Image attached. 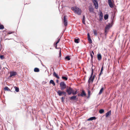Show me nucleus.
Wrapping results in <instances>:
<instances>
[{"label":"nucleus","instance_id":"35","mask_svg":"<svg viewBox=\"0 0 130 130\" xmlns=\"http://www.w3.org/2000/svg\"><path fill=\"white\" fill-rule=\"evenodd\" d=\"M0 58L2 59H4V57L3 55H1L0 56Z\"/></svg>","mask_w":130,"mask_h":130},{"label":"nucleus","instance_id":"22","mask_svg":"<svg viewBox=\"0 0 130 130\" xmlns=\"http://www.w3.org/2000/svg\"><path fill=\"white\" fill-rule=\"evenodd\" d=\"M34 71L36 72H38L39 71V69L38 68H35L34 69Z\"/></svg>","mask_w":130,"mask_h":130},{"label":"nucleus","instance_id":"1","mask_svg":"<svg viewBox=\"0 0 130 130\" xmlns=\"http://www.w3.org/2000/svg\"><path fill=\"white\" fill-rule=\"evenodd\" d=\"M74 12L79 15H80L82 13L81 9L76 6L72 7L71 8Z\"/></svg>","mask_w":130,"mask_h":130},{"label":"nucleus","instance_id":"19","mask_svg":"<svg viewBox=\"0 0 130 130\" xmlns=\"http://www.w3.org/2000/svg\"><path fill=\"white\" fill-rule=\"evenodd\" d=\"M85 15H84L83 16V18L82 19V21L83 23L84 24H85Z\"/></svg>","mask_w":130,"mask_h":130},{"label":"nucleus","instance_id":"23","mask_svg":"<svg viewBox=\"0 0 130 130\" xmlns=\"http://www.w3.org/2000/svg\"><path fill=\"white\" fill-rule=\"evenodd\" d=\"M50 83L51 84H52L53 86H55V82L52 80H50Z\"/></svg>","mask_w":130,"mask_h":130},{"label":"nucleus","instance_id":"33","mask_svg":"<svg viewBox=\"0 0 130 130\" xmlns=\"http://www.w3.org/2000/svg\"><path fill=\"white\" fill-rule=\"evenodd\" d=\"M4 28V27L3 25H0V29H3Z\"/></svg>","mask_w":130,"mask_h":130},{"label":"nucleus","instance_id":"21","mask_svg":"<svg viewBox=\"0 0 130 130\" xmlns=\"http://www.w3.org/2000/svg\"><path fill=\"white\" fill-rule=\"evenodd\" d=\"M76 98V96H73L70 97V99L71 100H75Z\"/></svg>","mask_w":130,"mask_h":130},{"label":"nucleus","instance_id":"29","mask_svg":"<svg viewBox=\"0 0 130 130\" xmlns=\"http://www.w3.org/2000/svg\"><path fill=\"white\" fill-rule=\"evenodd\" d=\"M62 78L63 79L65 80H67L68 79V78L66 76H63L62 77Z\"/></svg>","mask_w":130,"mask_h":130},{"label":"nucleus","instance_id":"20","mask_svg":"<svg viewBox=\"0 0 130 130\" xmlns=\"http://www.w3.org/2000/svg\"><path fill=\"white\" fill-rule=\"evenodd\" d=\"M89 11L90 12H93V8L90 7H89Z\"/></svg>","mask_w":130,"mask_h":130},{"label":"nucleus","instance_id":"42","mask_svg":"<svg viewBox=\"0 0 130 130\" xmlns=\"http://www.w3.org/2000/svg\"><path fill=\"white\" fill-rule=\"evenodd\" d=\"M88 93L89 95L90 93V91L89 90H88Z\"/></svg>","mask_w":130,"mask_h":130},{"label":"nucleus","instance_id":"26","mask_svg":"<svg viewBox=\"0 0 130 130\" xmlns=\"http://www.w3.org/2000/svg\"><path fill=\"white\" fill-rule=\"evenodd\" d=\"M104 112V109H100L99 111V113L101 114H102V113H103Z\"/></svg>","mask_w":130,"mask_h":130},{"label":"nucleus","instance_id":"27","mask_svg":"<svg viewBox=\"0 0 130 130\" xmlns=\"http://www.w3.org/2000/svg\"><path fill=\"white\" fill-rule=\"evenodd\" d=\"M103 66H102L101 69L100 73L99 74V75L100 76L103 73L102 71H103Z\"/></svg>","mask_w":130,"mask_h":130},{"label":"nucleus","instance_id":"2","mask_svg":"<svg viewBox=\"0 0 130 130\" xmlns=\"http://www.w3.org/2000/svg\"><path fill=\"white\" fill-rule=\"evenodd\" d=\"M93 69H92L90 77L89 79L88 82L89 84H90L91 82L92 83L94 79V75L93 76Z\"/></svg>","mask_w":130,"mask_h":130},{"label":"nucleus","instance_id":"28","mask_svg":"<svg viewBox=\"0 0 130 130\" xmlns=\"http://www.w3.org/2000/svg\"><path fill=\"white\" fill-rule=\"evenodd\" d=\"M108 14H106L104 16V18L105 20H106L108 18Z\"/></svg>","mask_w":130,"mask_h":130},{"label":"nucleus","instance_id":"38","mask_svg":"<svg viewBox=\"0 0 130 130\" xmlns=\"http://www.w3.org/2000/svg\"><path fill=\"white\" fill-rule=\"evenodd\" d=\"M54 46L55 47V48H57V44H56V43H54Z\"/></svg>","mask_w":130,"mask_h":130},{"label":"nucleus","instance_id":"11","mask_svg":"<svg viewBox=\"0 0 130 130\" xmlns=\"http://www.w3.org/2000/svg\"><path fill=\"white\" fill-rule=\"evenodd\" d=\"M111 111L110 110L107 112L105 116L106 117H107L108 116L111 115Z\"/></svg>","mask_w":130,"mask_h":130},{"label":"nucleus","instance_id":"44","mask_svg":"<svg viewBox=\"0 0 130 130\" xmlns=\"http://www.w3.org/2000/svg\"><path fill=\"white\" fill-rule=\"evenodd\" d=\"M7 39H8V40H9V39H6L5 40H7Z\"/></svg>","mask_w":130,"mask_h":130},{"label":"nucleus","instance_id":"39","mask_svg":"<svg viewBox=\"0 0 130 130\" xmlns=\"http://www.w3.org/2000/svg\"><path fill=\"white\" fill-rule=\"evenodd\" d=\"M100 16L102 17H103V14L102 12H101L100 14Z\"/></svg>","mask_w":130,"mask_h":130},{"label":"nucleus","instance_id":"9","mask_svg":"<svg viewBox=\"0 0 130 130\" xmlns=\"http://www.w3.org/2000/svg\"><path fill=\"white\" fill-rule=\"evenodd\" d=\"M10 77H11L12 76L15 75L17 74V73L16 72L12 71L10 73Z\"/></svg>","mask_w":130,"mask_h":130},{"label":"nucleus","instance_id":"16","mask_svg":"<svg viewBox=\"0 0 130 130\" xmlns=\"http://www.w3.org/2000/svg\"><path fill=\"white\" fill-rule=\"evenodd\" d=\"M104 90V88L103 87H102L101 89L100 90V92L99 93V95H100L101 94L102 92L103 91V90Z\"/></svg>","mask_w":130,"mask_h":130},{"label":"nucleus","instance_id":"6","mask_svg":"<svg viewBox=\"0 0 130 130\" xmlns=\"http://www.w3.org/2000/svg\"><path fill=\"white\" fill-rule=\"evenodd\" d=\"M95 6V8L97 9L98 8V5L97 0H92Z\"/></svg>","mask_w":130,"mask_h":130},{"label":"nucleus","instance_id":"10","mask_svg":"<svg viewBox=\"0 0 130 130\" xmlns=\"http://www.w3.org/2000/svg\"><path fill=\"white\" fill-rule=\"evenodd\" d=\"M87 36H88V40L89 41V43H90V44L92 42V41L91 38V37H90V34L89 33H88L87 34Z\"/></svg>","mask_w":130,"mask_h":130},{"label":"nucleus","instance_id":"17","mask_svg":"<svg viewBox=\"0 0 130 130\" xmlns=\"http://www.w3.org/2000/svg\"><path fill=\"white\" fill-rule=\"evenodd\" d=\"M110 26L109 25H107L105 27V31L106 32L108 30Z\"/></svg>","mask_w":130,"mask_h":130},{"label":"nucleus","instance_id":"34","mask_svg":"<svg viewBox=\"0 0 130 130\" xmlns=\"http://www.w3.org/2000/svg\"><path fill=\"white\" fill-rule=\"evenodd\" d=\"M77 93V91L76 90L75 92H74L73 91L72 93L73 95H75Z\"/></svg>","mask_w":130,"mask_h":130},{"label":"nucleus","instance_id":"7","mask_svg":"<svg viewBox=\"0 0 130 130\" xmlns=\"http://www.w3.org/2000/svg\"><path fill=\"white\" fill-rule=\"evenodd\" d=\"M66 16L64 15L63 17V22L65 26H67L68 24L67 20L66 18Z\"/></svg>","mask_w":130,"mask_h":130},{"label":"nucleus","instance_id":"37","mask_svg":"<svg viewBox=\"0 0 130 130\" xmlns=\"http://www.w3.org/2000/svg\"><path fill=\"white\" fill-rule=\"evenodd\" d=\"M65 99V98L63 97H62L61 98V100L63 102Z\"/></svg>","mask_w":130,"mask_h":130},{"label":"nucleus","instance_id":"12","mask_svg":"<svg viewBox=\"0 0 130 130\" xmlns=\"http://www.w3.org/2000/svg\"><path fill=\"white\" fill-rule=\"evenodd\" d=\"M80 95L82 96H86V94L84 91V90H82V92L81 93Z\"/></svg>","mask_w":130,"mask_h":130},{"label":"nucleus","instance_id":"3","mask_svg":"<svg viewBox=\"0 0 130 130\" xmlns=\"http://www.w3.org/2000/svg\"><path fill=\"white\" fill-rule=\"evenodd\" d=\"M61 89L63 90L66 88V85L64 82H61L60 84Z\"/></svg>","mask_w":130,"mask_h":130},{"label":"nucleus","instance_id":"5","mask_svg":"<svg viewBox=\"0 0 130 130\" xmlns=\"http://www.w3.org/2000/svg\"><path fill=\"white\" fill-rule=\"evenodd\" d=\"M66 89V91L69 95H70L72 93L73 91V89L70 87H69V88H67Z\"/></svg>","mask_w":130,"mask_h":130},{"label":"nucleus","instance_id":"4","mask_svg":"<svg viewBox=\"0 0 130 130\" xmlns=\"http://www.w3.org/2000/svg\"><path fill=\"white\" fill-rule=\"evenodd\" d=\"M57 93L59 96H61L64 95L65 96L66 95V92L62 91L59 90L57 91Z\"/></svg>","mask_w":130,"mask_h":130},{"label":"nucleus","instance_id":"30","mask_svg":"<svg viewBox=\"0 0 130 130\" xmlns=\"http://www.w3.org/2000/svg\"><path fill=\"white\" fill-rule=\"evenodd\" d=\"M65 59H67L68 60H70V58L69 56H67L65 58Z\"/></svg>","mask_w":130,"mask_h":130},{"label":"nucleus","instance_id":"31","mask_svg":"<svg viewBox=\"0 0 130 130\" xmlns=\"http://www.w3.org/2000/svg\"><path fill=\"white\" fill-rule=\"evenodd\" d=\"M15 91L17 92H18L19 91V88L16 87H15Z\"/></svg>","mask_w":130,"mask_h":130},{"label":"nucleus","instance_id":"36","mask_svg":"<svg viewBox=\"0 0 130 130\" xmlns=\"http://www.w3.org/2000/svg\"><path fill=\"white\" fill-rule=\"evenodd\" d=\"M59 57H60L61 56V50H60L59 52Z\"/></svg>","mask_w":130,"mask_h":130},{"label":"nucleus","instance_id":"24","mask_svg":"<svg viewBox=\"0 0 130 130\" xmlns=\"http://www.w3.org/2000/svg\"><path fill=\"white\" fill-rule=\"evenodd\" d=\"M4 89L5 90L7 91H10V90L9 88L7 87H5L4 88Z\"/></svg>","mask_w":130,"mask_h":130},{"label":"nucleus","instance_id":"8","mask_svg":"<svg viewBox=\"0 0 130 130\" xmlns=\"http://www.w3.org/2000/svg\"><path fill=\"white\" fill-rule=\"evenodd\" d=\"M108 3L109 6L111 8H112L113 7V5L112 3L111 0H108Z\"/></svg>","mask_w":130,"mask_h":130},{"label":"nucleus","instance_id":"43","mask_svg":"<svg viewBox=\"0 0 130 130\" xmlns=\"http://www.w3.org/2000/svg\"><path fill=\"white\" fill-rule=\"evenodd\" d=\"M56 82H57V83H58V79H57L56 80Z\"/></svg>","mask_w":130,"mask_h":130},{"label":"nucleus","instance_id":"15","mask_svg":"<svg viewBox=\"0 0 130 130\" xmlns=\"http://www.w3.org/2000/svg\"><path fill=\"white\" fill-rule=\"evenodd\" d=\"M98 60H100L102 59V56L100 54H99L97 56Z\"/></svg>","mask_w":130,"mask_h":130},{"label":"nucleus","instance_id":"14","mask_svg":"<svg viewBox=\"0 0 130 130\" xmlns=\"http://www.w3.org/2000/svg\"><path fill=\"white\" fill-rule=\"evenodd\" d=\"M96 119V118L95 117H92L88 119V121L92 120H95Z\"/></svg>","mask_w":130,"mask_h":130},{"label":"nucleus","instance_id":"18","mask_svg":"<svg viewBox=\"0 0 130 130\" xmlns=\"http://www.w3.org/2000/svg\"><path fill=\"white\" fill-rule=\"evenodd\" d=\"M94 55V53L93 52V51H92V53H91L90 54V56L91 57V60H92L93 59V55Z\"/></svg>","mask_w":130,"mask_h":130},{"label":"nucleus","instance_id":"32","mask_svg":"<svg viewBox=\"0 0 130 130\" xmlns=\"http://www.w3.org/2000/svg\"><path fill=\"white\" fill-rule=\"evenodd\" d=\"M93 32L94 34L96 36L97 35V31L96 30H94Z\"/></svg>","mask_w":130,"mask_h":130},{"label":"nucleus","instance_id":"41","mask_svg":"<svg viewBox=\"0 0 130 130\" xmlns=\"http://www.w3.org/2000/svg\"><path fill=\"white\" fill-rule=\"evenodd\" d=\"M12 33V32H9L8 33V34H11Z\"/></svg>","mask_w":130,"mask_h":130},{"label":"nucleus","instance_id":"40","mask_svg":"<svg viewBox=\"0 0 130 130\" xmlns=\"http://www.w3.org/2000/svg\"><path fill=\"white\" fill-rule=\"evenodd\" d=\"M60 40V39H58V40H57V41L56 42V44H57L59 42Z\"/></svg>","mask_w":130,"mask_h":130},{"label":"nucleus","instance_id":"25","mask_svg":"<svg viewBox=\"0 0 130 130\" xmlns=\"http://www.w3.org/2000/svg\"><path fill=\"white\" fill-rule=\"evenodd\" d=\"M79 39H74V42L76 43H78L79 42Z\"/></svg>","mask_w":130,"mask_h":130},{"label":"nucleus","instance_id":"13","mask_svg":"<svg viewBox=\"0 0 130 130\" xmlns=\"http://www.w3.org/2000/svg\"><path fill=\"white\" fill-rule=\"evenodd\" d=\"M53 75L54 76L56 77L57 79H59V77L58 75L55 72H54L53 73Z\"/></svg>","mask_w":130,"mask_h":130}]
</instances>
